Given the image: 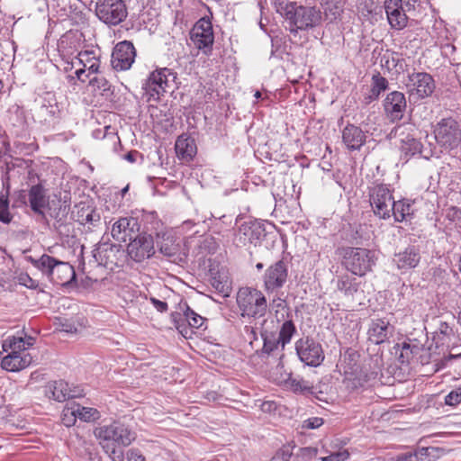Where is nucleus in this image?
Here are the masks:
<instances>
[{
  "instance_id": "f257e3e1",
  "label": "nucleus",
  "mask_w": 461,
  "mask_h": 461,
  "mask_svg": "<svg viewBox=\"0 0 461 461\" xmlns=\"http://www.w3.org/2000/svg\"><path fill=\"white\" fill-rule=\"evenodd\" d=\"M104 452L113 461H124V448L136 439V432L127 424L113 420L94 431Z\"/></svg>"
},
{
  "instance_id": "f03ea898",
  "label": "nucleus",
  "mask_w": 461,
  "mask_h": 461,
  "mask_svg": "<svg viewBox=\"0 0 461 461\" xmlns=\"http://www.w3.org/2000/svg\"><path fill=\"white\" fill-rule=\"evenodd\" d=\"M275 6L276 12L289 22L292 33L317 27L321 23V12L315 6L299 5L290 0H276Z\"/></svg>"
},
{
  "instance_id": "7ed1b4c3",
  "label": "nucleus",
  "mask_w": 461,
  "mask_h": 461,
  "mask_svg": "<svg viewBox=\"0 0 461 461\" xmlns=\"http://www.w3.org/2000/svg\"><path fill=\"white\" fill-rule=\"evenodd\" d=\"M389 137L399 140L401 158L406 161L416 156L429 159L432 155L431 150L423 149V145L413 123L404 122L396 125L392 129Z\"/></svg>"
},
{
  "instance_id": "20e7f679",
  "label": "nucleus",
  "mask_w": 461,
  "mask_h": 461,
  "mask_svg": "<svg viewBox=\"0 0 461 461\" xmlns=\"http://www.w3.org/2000/svg\"><path fill=\"white\" fill-rule=\"evenodd\" d=\"M28 261L55 285L66 286L76 279L74 267L69 263L60 261L50 255L43 254L38 259L29 257Z\"/></svg>"
},
{
  "instance_id": "39448f33",
  "label": "nucleus",
  "mask_w": 461,
  "mask_h": 461,
  "mask_svg": "<svg viewBox=\"0 0 461 461\" xmlns=\"http://www.w3.org/2000/svg\"><path fill=\"white\" fill-rule=\"evenodd\" d=\"M341 265L352 275L364 276L375 265V252L365 248L343 247L337 250Z\"/></svg>"
},
{
  "instance_id": "423d86ee",
  "label": "nucleus",
  "mask_w": 461,
  "mask_h": 461,
  "mask_svg": "<svg viewBox=\"0 0 461 461\" xmlns=\"http://www.w3.org/2000/svg\"><path fill=\"white\" fill-rule=\"evenodd\" d=\"M437 144L446 152L461 148V121L454 117L441 119L433 130Z\"/></svg>"
},
{
  "instance_id": "0eeeda50",
  "label": "nucleus",
  "mask_w": 461,
  "mask_h": 461,
  "mask_svg": "<svg viewBox=\"0 0 461 461\" xmlns=\"http://www.w3.org/2000/svg\"><path fill=\"white\" fill-rule=\"evenodd\" d=\"M236 302L242 317L260 318L267 310L266 296L256 288L247 286L240 288Z\"/></svg>"
},
{
  "instance_id": "6e6552de",
  "label": "nucleus",
  "mask_w": 461,
  "mask_h": 461,
  "mask_svg": "<svg viewBox=\"0 0 461 461\" xmlns=\"http://www.w3.org/2000/svg\"><path fill=\"white\" fill-rule=\"evenodd\" d=\"M177 78V74L172 69L163 68L152 71L145 80L142 88L149 98L155 100L173 87Z\"/></svg>"
},
{
  "instance_id": "1a4fd4ad",
  "label": "nucleus",
  "mask_w": 461,
  "mask_h": 461,
  "mask_svg": "<svg viewBox=\"0 0 461 461\" xmlns=\"http://www.w3.org/2000/svg\"><path fill=\"white\" fill-rule=\"evenodd\" d=\"M369 199L375 215L387 220L392 216L394 199L387 185L376 184L369 188Z\"/></svg>"
},
{
  "instance_id": "9d476101",
  "label": "nucleus",
  "mask_w": 461,
  "mask_h": 461,
  "mask_svg": "<svg viewBox=\"0 0 461 461\" xmlns=\"http://www.w3.org/2000/svg\"><path fill=\"white\" fill-rule=\"evenodd\" d=\"M95 14L108 26H116L126 19L128 9L123 0H98Z\"/></svg>"
},
{
  "instance_id": "9b49d317",
  "label": "nucleus",
  "mask_w": 461,
  "mask_h": 461,
  "mask_svg": "<svg viewBox=\"0 0 461 461\" xmlns=\"http://www.w3.org/2000/svg\"><path fill=\"white\" fill-rule=\"evenodd\" d=\"M289 261L283 257L272 263L262 276L263 286L267 293H275L282 289L288 280Z\"/></svg>"
},
{
  "instance_id": "f8f14e48",
  "label": "nucleus",
  "mask_w": 461,
  "mask_h": 461,
  "mask_svg": "<svg viewBox=\"0 0 461 461\" xmlns=\"http://www.w3.org/2000/svg\"><path fill=\"white\" fill-rule=\"evenodd\" d=\"M295 351L299 359L309 366H319L325 358L321 344L310 336L295 342Z\"/></svg>"
},
{
  "instance_id": "ddd939ff",
  "label": "nucleus",
  "mask_w": 461,
  "mask_h": 461,
  "mask_svg": "<svg viewBox=\"0 0 461 461\" xmlns=\"http://www.w3.org/2000/svg\"><path fill=\"white\" fill-rule=\"evenodd\" d=\"M190 40L205 55H210L214 41L212 25L208 18L198 20L190 31Z\"/></svg>"
},
{
  "instance_id": "4468645a",
  "label": "nucleus",
  "mask_w": 461,
  "mask_h": 461,
  "mask_svg": "<svg viewBox=\"0 0 461 461\" xmlns=\"http://www.w3.org/2000/svg\"><path fill=\"white\" fill-rule=\"evenodd\" d=\"M267 233L264 223L258 221H244L235 233L236 246H246L248 243L257 246L265 239Z\"/></svg>"
},
{
  "instance_id": "2eb2a0df",
  "label": "nucleus",
  "mask_w": 461,
  "mask_h": 461,
  "mask_svg": "<svg viewBox=\"0 0 461 461\" xmlns=\"http://www.w3.org/2000/svg\"><path fill=\"white\" fill-rule=\"evenodd\" d=\"M405 86L410 95L425 98L432 95L436 85L433 77L426 72H413L408 75Z\"/></svg>"
},
{
  "instance_id": "dca6fc26",
  "label": "nucleus",
  "mask_w": 461,
  "mask_h": 461,
  "mask_svg": "<svg viewBox=\"0 0 461 461\" xmlns=\"http://www.w3.org/2000/svg\"><path fill=\"white\" fill-rule=\"evenodd\" d=\"M128 255L135 262H142L151 258L155 253L154 240L150 234L137 233L127 247Z\"/></svg>"
},
{
  "instance_id": "f3484780",
  "label": "nucleus",
  "mask_w": 461,
  "mask_h": 461,
  "mask_svg": "<svg viewBox=\"0 0 461 461\" xmlns=\"http://www.w3.org/2000/svg\"><path fill=\"white\" fill-rule=\"evenodd\" d=\"M136 57V50L131 41L118 42L113 50L111 64L117 71L128 70L131 68Z\"/></svg>"
},
{
  "instance_id": "a211bd4d",
  "label": "nucleus",
  "mask_w": 461,
  "mask_h": 461,
  "mask_svg": "<svg viewBox=\"0 0 461 461\" xmlns=\"http://www.w3.org/2000/svg\"><path fill=\"white\" fill-rule=\"evenodd\" d=\"M34 116L42 125L54 127L59 122L61 111L54 97L44 98L35 109Z\"/></svg>"
},
{
  "instance_id": "6ab92c4d",
  "label": "nucleus",
  "mask_w": 461,
  "mask_h": 461,
  "mask_svg": "<svg viewBox=\"0 0 461 461\" xmlns=\"http://www.w3.org/2000/svg\"><path fill=\"white\" fill-rule=\"evenodd\" d=\"M140 223L135 217H121L112 226L111 235L119 242H126L140 231Z\"/></svg>"
},
{
  "instance_id": "aec40b11",
  "label": "nucleus",
  "mask_w": 461,
  "mask_h": 461,
  "mask_svg": "<svg viewBox=\"0 0 461 461\" xmlns=\"http://www.w3.org/2000/svg\"><path fill=\"white\" fill-rule=\"evenodd\" d=\"M420 259V248L415 245H409L403 250L394 254L393 262L402 273H407L417 267Z\"/></svg>"
},
{
  "instance_id": "412c9836",
  "label": "nucleus",
  "mask_w": 461,
  "mask_h": 461,
  "mask_svg": "<svg viewBox=\"0 0 461 461\" xmlns=\"http://www.w3.org/2000/svg\"><path fill=\"white\" fill-rule=\"evenodd\" d=\"M384 110L392 122L402 119L407 107L406 98L403 93L393 91L384 100Z\"/></svg>"
},
{
  "instance_id": "4be33fe9",
  "label": "nucleus",
  "mask_w": 461,
  "mask_h": 461,
  "mask_svg": "<svg viewBox=\"0 0 461 461\" xmlns=\"http://www.w3.org/2000/svg\"><path fill=\"white\" fill-rule=\"evenodd\" d=\"M384 7L392 29L400 31L407 26L408 17L402 0H384Z\"/></svg>"
},
{
  "instance_id": "5701e85b",
  "label": "nucleus",
  "mask_w": 461,
  "mask_h": 461,
  "mask_svg": "<svg viewBox=\"0 0 461 461\" xmlns=\"http://www.w3.org/2000/svg\"><path fill=\"white\" fill-rule=\"evenodd\" d=\"M393 333V327L385 318L372 320L368 330V340L379 345L389 339Z\"/></svg>"
},
{
  "instance_id": "b1692460",
  "label": "nucleus",
  "mask_w": 461,
  "mask_h": 461,
  "mask_svg": "<svg viewBox=\"0 0 461 461\" xmlns=\"http://www.w3.org/2000/svg\"><path fill=\"white\" fill-rule=\"evenodd\" d=\"M44 393L59 402L81 395L79 392L69 389L68 384L63 380L49 382L44 387Z\"/></svg>"
},
{
  "instance_id": "393cba45",
  "label": "nucleus",
  "mask_w": 461,
  "mask_h": 461,
  "mask_svg": "<svg viewBox=\"0 0 461 461\" xmlns=\"http://www.w3.org/2000/svg\"><path fill=\"white\" fill-rule=\"evenodd\" d=\"M81 46V36L73 31L64 33L58 41V51L62 59H69Z\"/></svg>"
},
{
  "instance_id": "a878e982",
  "label": "nucleus",
  "mask_w": 461,
  "mask_h": 461,
  "mask_svg": "<svg viewBox=\"0 0 461 461\" xmlns=\"http://www.w3.org/2000/svg\"><path fill=\"white\" fill-rule=\"evenodd\" d=\"M28 199L31 209L46 220L44 212L45 207L49 204V196L46 194V190L41 184L33 185L31 186L28 194Z\"/></svg>"
},
{
  "instance_id": "bb28decb",
  "label": "nucleus",
  "mask_w": 461,
  "mask_h": 461,
  "mask_svg": "<svg viewBox=\"0 0 461 461\" xmlns=\"http://www.w3.org/2000/svg\"><path fill=\"white\" fill-rule=\"evenodd\" d=\"M366 135L362 129L355 124L348 123L342 130V141L349 150H359L366 143Z\"/></svg>"
},
{
  "instance_id": "cd10ccee",
  "label": "nucleus",
  "mask_w": 461,
  "mask_h": 461,
  "mask_svg": "<svg viewBox=\"0 0 461 461\" xmlns=\"http://www.w3.org/2000/svg\"><path fill=\"white\" fill-rule=\"evenodd\" d=\"M175 149L177 158L185 163L192 161L197 153L194 139L187 134H182L176 139Z\"/></svg>"
},
{
  "instance_id": "c85d7f7f",
  "label": "nucleus",
  "mask_w": 461,
  "mask_h": 461,
  "mask_svg": "<svg viewBox=\"0 0 461 461\" xmlns=\"http://www.w3.org/2000/svg\"><path fill=\"white\" fill-rule=\"evenodd\" d=\"M32 362V357L28 353L17 354L11 352L1 361L3 369L9 372H16L29 366Z\"/></svg>"
},
{
  "instance_id": "c756f323",
  "label": "nucleus",
  "mask_w": 461,
  "mask_h": 461,
  "mask_svg": "<svg viewBox=\"0 0 461 461\" xmlns=\"http://www.w3.org/2000/svg\"><path fill=\"white\" fill-rule=\"evenodd\" d=\"M263 346L260 349H257L256 352L260 357H266L273 356L276 351H279L281 347V341L276 337V332L263 330L260 332Z\"/></svg>"
},
{
  "instance_id": "7c9ffc66",
  "label": "nucleus",
  "mask_w": 461,
  "mask_h": 461,
  "mask_svg": "<svg viewBox=\"0 0 461 461\" xmlns=\"http://www.w3.org/2000/svg\"><path fill=\"white\" fill-rule=\"evenodd\" d=\"M120 247V245L109 242L100 243L94 249V258L100 265L107 266L108 264H113V259L112 257L115 256V253L119 251Z\"/></svg>"
},
{
  "instance_id": "2f4dec72",
  "label": "nucleus",
  "mask_w": 461,
  "mask_h": 461,
  "mask_svg": "<svg viewBox=\"0 0 461 461\" xmlns=\"http://www.w3.org/2000/svg\"><path fill=\"white\" fill-rule=\"evenodd\" d=\"M286 388L297 394H314V386L309 381L297 376L294 377L292 374L288 375V377L285 380Z\"/></svg>"
},
{
  "instance_id": "473e14b6",
  "label": "nucleus",
  "mask_w": 461,
  "mask_h": 461,
  "mask_svg": "<svg viewBox=\"0 0 461 461\" xmlns=\"http://www.w3.org/2000/svg\"><path fill=\"white\" fill-rule=\"evenodd\" d=\"M389 87L388 80L382 77L380 72H375L372 76L370 95L365 96V103L370 104L374 100H377L382 92H384Z\"/></svg>"
},
{
  "instance_id": "72a5a7b5",
  "label": "nucleus",
  "mask_w": 461,
  "mask_h": 461,
  "mask_svg": "<svg viewBox=\"0 0 461 461\" xmlns=\"http://www.w3.org/2000/svg\"><path fill=\"white\" fill-rule=\"evenodd\" d=\"M336 286L345 296H353L358 291L360 282L348 274H343L338 276Z\"/></svg>"
},
{
  "instance_id": "f704fd0d",
  "label": "nucleus",
  "mask_w": 461,
  "mask_h": 461,
  "mask_svg": "<svg viewBox=\"0 0 461 461\" xmlns=\"http://www.w3.org/2000/svg\"><path fill=\"white\" fill-rule=\"evenodd\" d=\"M77 221L81 224H89L96 226L100 220V213L89 205H79L77 212Z\"/></svg>"
},
{
  "instance_id": "c9c22d12",
  "label": "nucleus",
  "mask_w": 461,
  "mask_h": 461,
  "mask_svg": "<svg viewBox=\"0 0 461 461\" xmlns=\"http://www.w3.org/2000/svg\"><path fill=\"white\" fill-rule=\"evenodd\" d=\"M210 284L223 297L229 296L231 291L230 282L224 273L211 271Z\"/></svg>"
},
{
  "instance_id": "e433bc0d",
  "label": "nucleus",
  "mask_w": 461,
  "mask_h": 461,
  "mask_svg": "<svg viewBox=\"0 0 461 461\" xmlns=\"http://www.w3.org/2000/svg\"><path fill=\"white\" fill-rule=\"evenodd\" d=\"M158 246L160 253L167 258H175L179 255L180 245L171 235L162 236L161 240L158 241Z\"/></svg>"
},
{
  "instance_id": "4c0bfd02",
  "label": "nucleus",
  "mask_w": 461,
  "mask_h": 461,
  "mask_svg": "<svg viewBox=\"0 0 461 461\" xmlns=\"http://www.w3.org/2000/svg\"><path fill=\"white\" fill-rule=\"evenodd\" d=\"M412 206L413 203L406 199L394 201L392 215L395 221L402 222L411 217L413 214Z\"/></svg>"
},
{
  "instance_id": "58836bf2",
  "label": "nucleus",
  "mask_w": 461,
  "mask_h": 461,
  "mask_svg": "<svg viewBox=\"0 0 461 461\" xmlns=\"http://www.w3.org/2000/svg\"><path fill=\"white\" fill-rule=\"evenodd\" d=\"M383 359L378 356L371 357L365 365L363 372L367 382L375 381L382 375Z\"/></svg>"
},
{
  "instance_id": "ea45409f",
  "label": "nucleus",
  "mask_w": 461,
  "mask_h": 461,
  "mask_svg": "<svg viewBox=\"0 0 461 461\" xmlns=\"http://www.w3.org/2000/svg\"><path fill=\"white\" fill-rule=\"evenodd\" d=\"M380 64L383 68L391 71L393 69L403 70L405 61L401 58V54L394 51H386L380 59Z\"/></svg>"
},
{
  "instance_id": "a19ab883",
  "label": "nucleus",
  "mask_w": 461,
  "mask_h": 461,
  "mask_svg": "<svg viewBox=\"0 0 461 461\" xmlns=\"http://www.w3.org/2000/svg\"><path fill=\"white\" fill-rule=\"evenodd\" d=\"M287 317L288 319L282 323L277 337L279 341H281V352L285 349V345L290 343L293 336L296 333V327L294 323L292 316H290L288 313Z\"/></svg>"
},
{
  "instance_id": "79ce46f5",
  "label": "nucleus",
  "mask_w": 461,
  "mask_h": 461,
  "mask_svg": "<svg viewBox=\"0 0 461 461\" xmlns=\"http://www.w3.org/2000/svg\"><path fill=\"white\" fill-rule=\"evenodd\" d=\"M453 329L447 321H439L437 330L434 332L433 339L436 341L437 348L447 344L453 336Z\"/></svg>"
},
{
  "instance_id": "37998d69",
  "label": "nucleus",
  "mask_w": 461,
  "mask_h": 461,
  "mask_svg": "<svg viewBox=\"0 0 461 461\" xmlns=\"http://www.w3.org/2000/svg\"><path fill=\"white\" fill-rule=\"evenodd\" d=\"M344 2L342 0H327L323 5L324 15L330 21L337 20L343 13Z\"/></svg>"
},
{
  "instance_id": "c03bdc74",
  "label": "nucleus",
  "mask_w": 461,
  "mask_h": 461,
  "mask_svg": "<svg viewBox=\"0 0 461 461\" xmlns=\"http://www.w3.org/2000/svg\"><path fill=\"white\" fill-rule=\"evenodd\" d=\"M422 350V344L412 343L411 341L403 342L399 359L402 364L409 363L411 357L419 355Z\"/></svg>"
},
{
  "instance_id": "a18cd8bd",
  "label": "nucleus",
  "mask_w": 461,
  "mask_h": 461,
  "mask_svg": "<svg viewBox=\"0 0 461 461\" xmlns=\"http://www.w3.org/2000/svg\"><path fill=\"white\" fill-rule=\"evenodd\" d=\"M184 312V320L186 321L190 328L199 329L203 326L205 319L192 310L187 303L184 304L182 308Z\"/></svg>"
},
{
  "instance_id": "49530a36",
  "label": "nucleus",
  "mask_w": 461,
  "mask_h": 461,
  "mask_svg": "<svg viewBox=\"0 0 461 461\" xmlns=\"http://www.w3.org/2000/svg\"><path fill=\"white\" fill-rule=\"evenodd\" d=\"M3 350L7 352L11 350V352H16L17 354H23L24 350H26L25 347V339L23 337H8L3 342Z\"/></svg>"
},
{
  "instance_id": "de8ad7c7",
  "label": "nucleus",
  "mask_w": 461,
  "mask_h": 461,
  "mask_svg": "<svg viewBox=\"0 0 461 461\" xmlns=\"http://www.w3.org/2000/svg\"><path fill=\"white\" fill-rule=\"evenodd\" d=\"M69 414L77 417L84 421H92L99 418V412L96 409L89 407L77 406V409L71 410Z\"/></svg>"
},
{
  "instance_id": "09e8293b",
  "label": "nucleus",
  "mask_w": 461,
  "mask_h": 461,
  "mask_svg": "<svg viewBox=\"0 0 461 461\" xmlns=\"http://www.w3.org/2000/svg\"><path fill=\"white\" fill-rule=\"evenodd\" d=\"M90 85L100 90L102 95L105 97H109L113 95V90L112 89V85L110 82L104 77H95L90 80Z\"/></svg>"
},
{
  "instance_id": "8fccbe9b",
  "label": "nucleus",
  "mask_w": 461,
  "mask_h": 461,
  "mask_svg": "<svg viewBox=\"0 0 461 461\" xmlns=\"http://www.w3.org/2000/svg\"><path fill=\"white\" fill-rule=\"evenodd\" d=\"M14 215L9 210L8 195H0V221L4 224L12 222Z\"/></svg>"
},
{
  "instance_id": "3c124183",
  "label": "nucleus",
  "mask_w": 461,
  "mask_h": 461,
  "mask_svg": "<svg viewBox=\"0 0 461 461\" xmlns=\"http://www.w3.org/2000/svg\"><path fill=\"white\" fill-rule=\"evenodd\" d=\"M199 242L198 249L201 253L211 254L216 249V243L212 237H203Z\"/></svg>"
},
{
  "instance_id": "603ef678",
  "label": "nucleus",
  "mask_w": 461,
  "mask_h": 461,
  "mask_svg": "<svg viewBox=\"0 0 461 461\" xmlns=\"http://www.w3.org/2000/svg\"><path fill=\"white\" fill-rule=\"evenodd\" d=\"M58 321L59 327L61 331L67 333H76L77 331V328L74 321L63 317H59Z\"/></svg>"
},
{
  "instance_id": "864d4df0",
  "label": "nucleus",
  "mask_w": 461,
  "mask_h": 461,
  "mask_svg": "<svg viewBox=\"0 0 461 461\" xmlns=\"http://www.w3.org/2000/svg\"><path fill=\"white\" fill-rule=\"evenodd\" d=\"M461 402V388L451 391L445 397V403L449 406H456Z\"/></svg>"
},
{
  "instance_id": "5fc2aeb1",
  "label": "nucleus",
  "mask_w": 461,
  "mask_h": 461,
  "mask_svg": "<svg viewBox=\"0 0 461 461\" xmlns=\"http://www.w3.org/2000/svg\"><path fill=\"white\" fill-rule=\"evenodd\" d=\"M349 453L347 450L332 453L321 458V461H345L348 458Z\"/></svg>"
},
{
  "instance_id": "6e6d98bb",
  "label": "nucleus",
  "mask_w": 461,
  "mask_h": 461,
  "mask_svg": "<svg viewBox=\"0 0 461 461\" xmlns=\"http://www.w3.org/2000/svg\"><path fill=\"white\" fill-rule=\"evenodd\" d=\"M349 453L347 450L332 453L321 458V461H345L348 458Z\"/></svg>"
},
{
  "instance_id": "4d7b16f0",
  "label": "nucleus",
  "mask_w": 461,
  "mask_h": 461,
  "mask_svg": "<svg viewBox=\"0 0 461 461\" xmlns=\"http://www.w3.org/2000/svg\"><path fill=\"white\" fill-rule=\"evenodd\" d=\"M322 424H323V419L322 418L312 417V418H310V419L306 420L303 422V427L306 428V429H313L320 428Z\"/></svg>"
},
{
  "instance_id": "13d9d810",
  "label": "nucleus",
  "mask_w": 461,
  "mask_h": 461,
  "mask_svg": "<svg viewBox=\"0 0 461 461\" xmlns=\"http://www.w3.org/2000/svg\"><path fill=\"white\" fill-rule=\"evenodd\" d=\"M128 461H146L145 456L139 449L131 448L127 452Z\"/></svg>"
},
{
  "instance_id": "bf43d9fd",
  "label": "nucleus",
  "mask_w": 461,
  "mask_h": 461,
  "mask_svg": "<svg viewBox=\"0 0 461 461\" xmlns=\"http://www.w3.org/2000/svg\"><path fill=\"white\" fill-rule=\"evenodd\" d=\"M59 207L58 209H53V211L50 212V216L53 219H58L59 216L63 212H65V217H68V211H69V205H67L64 203H61L60 201H59Z\"/></svg>"
},
{
  "instance_id": "052dcab7",
  "label": "nucleus",
  "mask_w": 461,
  "mask_h": 461,
  "mask_svg": "<svg viewBox=\"0 0 461 461\" xmlns=\"http://www.w3.org/2000/svg\"><path fill=\"white\" fill-rule=\"evenodd\" d=\"M55 230L62 237H69L73 231V225L67 222L64 225H59V228Z\"/></svg>"
},
{
  "instance_id": "680f3d73",
  "label": "nucleus",
  "mask_w": 461,
  "mask_h": 461,
  "mask_svg": "<svg viewBox=\"0 0 461 461\" xmlns=\"http://www.w3.org/2000/svg\"><path fill=\"white\" fill-rule=\"evenodd\" d=\"M149 301L159 312H166L168 309V305L166 302L160 301L155 297H150Z\"/></svg>"
},
{
  "instance_id": "e2e57ef3",
  "label": "nucleus",
  "mask_w": 461,
  "mask_h": 461,
  "mask_svg": "<svg viewBox=\"0 0 461 461\" xmlns=\"http://www.w3.org/2000/svg\"><path fill=\"white\" fill-rule=\"evenodd\" d=\"M15 148L19 150L20 153H30L32 150L36 149L38 147L33 143L25 144L22 142H14Z\"/></svg>"
},
{
  "instance_id": "0e129e2a",
  "label": "nucleus",
  "mask_w": 461,
  "mask_h": 461,
  "mask_svg": "<svg viewBox=\"0 0 461 461\" xmlns=\"http://www.w3.org/2000/svg\"><path fill=\"white\" fill-rule=\"evenodd\" d=\"M396 461H419L418 453L407 452L397 456Z\"/></svg>"
},
{
  "instance_id": "69168bd1",
  "label": "nucleus",
  "mask_w": 461,
  "mask_h": 461,
  "mask_svg": "<svg viewBox=\"0 0 461 461\" xmlns=\"http://www.w3.org/2000/svg\"><path fill=\"white\" fill-rule=\"evenodd\" d=\"M292 453L288 450H280L270 459V461H289Z\"/></svg>"
},
{
  "instance_id": "338daca9",
  "label": "nucleus",
  "mask_w": 461,
  "mask_h": 461,
  "mask_svg": "<svg viewBox=\"0 0 461 461\" xmlns=\"http://www.w3.org/2000/svg\"><path fill=\"white\" fill-rule=\"evenodd\" d=\"M122 158L130 163H135L138 158H142V154L136 149L130 150Z\"/></svg>"
},
{
  "instance_id": "774afa93",
  "label": "nucleus",
  "mask_w": 461,
  "mask_h": 461,
  "mask_svg": "<svg viewBox=\"0 0 461 461\" xmlns=\"http://www.w3.org/2000/svg\"><path fill=\"white\" fill-rule=\"evenodd\" d=\"M245 332L249 339V344L253 346L254 340H258L256 330L251 326H245Z\"/></svg>"
}]
</instances>
